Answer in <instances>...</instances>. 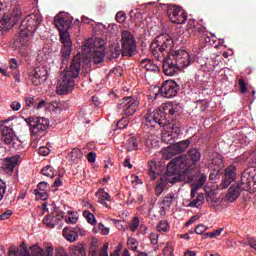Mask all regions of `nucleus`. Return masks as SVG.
I'll list each match as a JSON object with an SVG mask.
<instances>
[{"label": "nucleus", "instance_id": "f257e3e1", "mask_svg": "<svg viewBox=\"0 0 256 256\" xmlns=\"http://www.w3.org/2000/svg\"><path fill=\"white\" fill-rule=\"evenodd\" d=\"M81 72V56H75L70 66L60 73L56 87L57 95H68L75 89V79Z\"/></svg>", "mask_w": 256, "mask_h": 256}, {"label": "nucleus", "instance_id": "f03ea898", "mask_svg": "<svg viewBox=\"0 0 256 256\" xmlns=\"http://www.w3.org/2000/svg\"><path fill=\"white\" fill-rule=\"evenodd\" d=\"M181 111V106L178 104H162L159 109L153 112H148L143 121L144 127L147 129L155 127H167L168 122L165 115H175Z\"/></svg>", "mask_w": 256, "mask_h": 256}, {"label": "nucleus", "instance_id": "7ed1b4c3", "mask_svg": "<svg viewBox=\"0 0 256 256\" xmlns=\"http://www.w3.org/2000/svg\"><path fill=\"white\" fill-rule=\"evenodd\" d=\"M187 167V158L185 156H178L170 161L167 165V173L160 179V183L155 188V193L159 197L164 191L167 185H175L179 181V177L176 175Z\"/></svg>", "mask_w": 256, "mask_h": 256}, {"label": "nucleus", "instance_id": "20e7f679", "mask_svg": "<svg viewBox=\"0 0 256 256\" xmlns=\"http://www.w3.org/2000/svg\"><path fill=\"white\" fill-rule=\"evenodd\" d=\"M82 55L85 59L93 57L96 65L103 63L105 59V40L101 38L86 40L82 45Z\"/></svg>", "mask_w": 256, "mask_h": 256}, {"label": "nucleus", "instance_id": "39448f33", "mask_svg": "<svg viewBox=\"0 0 256 256\" xmlns=\"http://www.w3.org/2000/svg\"><path fill=\"white\" fill-rule=\"evenodd\" d=\"M42 21L41 14H30L22 21L20 25V43L22 45L29 43L31 36L37 31V27L41 25Z\"/></svg>", "mask_w": 256, "mask_h": 256}, {"label": "nucleus", "instance_id": "423d86ee", "mask_svg": "<svg viewBox=\"0 0 256 256\" xmlns=\"http://www.w3.org/2000/svg\"><path fill=\"white\" fill-rule=\"evenodd\" d=\"M174 45L173 38L169 34H161L152 42L150 49L155 59L161 61L165 57V53L169 57L171 51H175L173 50Z\"/></svg>", "mask_w": 256, "mask_h": 256}, {"label": "nucleus", "instance_id": "0eeeda50", "mask_svg": "<svg viewBox=\"0 0 256 256\" xmlns=\"http://www.w3.org/2000/svg\"><path fill=\"white\" fill-rule=\"evenodd\" d=\"M41 55H43V52L38 54V61H40L41 65L32 70L29 75L31 83L35 86L47 81V75H49V70L51 69L47 66V56L41 60Z\"/></svg>", "mask_w": 256, "mask_h": 256}, {"label": "nucleus", "instance_id": "6e6552de", "mask_svg": "<svg viewBox=\"0 0 256 256\" xmlns=\"http://www.w3.org/2000/svg\"><path fill=\"white\" fill-rule=\"evenodd\" d=\"M122 56L133 57L137 51V43L135 42V36L128 30L122 32Z\"/></svg>", "mask_w": 256, "mask_h": 256}, {"label": "nucleus", "instance_id": "1a4fd4ad", "mask_svg": "<svg viewBox=\"0 0 256 256\" xmlns=\"http://www.w3.org/2000/svg\"><path fill=\"white\" fill-rule=\"evenodd\" d=\"M25 123L29 125L32 135H39V133H43L49 128V119L45 117H28L25 118Z\"/></svg>", "mask_w": 256, "mask_h": 256}, {"label": "nucleus", "instance_id": "9d476101", "mask_svg": "<svg viewBox=\"0 0 256 256\" xmlns=\"http://www.w3.org/2000/svg\"><path fill=\"white\" fill-rule=\"evenodd\" d=\"M177 93H179V85L177 82L173 80H166L158 90V93L155 94L154 99H157L159 95L165 99H173V97H177Z\"/></svg>", "mask_w": 256, "mask_h": 256}, {"label": "nucleus", "instance_id": "9b49d317", "mask_svg": "<svg viewBox=\"0 0 256 256\" xmlns=\"http://www.w3.org/2000/svg\"><path fill=\"white\" fill-rule=\"evenodd\" d=\"M251 189V181L249 178L242 177L236 186H231L226 195L230 203H233L240 195L241 191H249Z\"/></svg>", "mask_w": 256, "mask_h": 256}, {"label": "nucleus", "instance_id": "f8f14e48", "mask_svg": "<svg viewBox=\"0 0 256 256\" xmlns=\"http://www.w3.org/2000/svg\"><path fill=\"white\" fill-rule=\"evenodd\" d=\"M137 109H139V100L133 97H126L118 104L119 113H123V115H127L128 117L135 115Z\"/></svg>", "mask_w": 256, "mask_h": 256}, {"label": "nucleus", "instance_id": "ddd939ff", "mask_svg": "<svg viewBox=\"0 0 256 256\" xmlns=\"http://www.w3.org/2000/svg\"><path fill=\"white\" fill-rule=\"evenodd\" d=\"M169 57L172 58L173 62L180 69H185L191 65V56L189 55V52L185 50L171 51Z\"/></svg>", "mask_w": 256, "mask_h": 256}, {"label": "nucleus", "instance_id": "4468645a", "mask_svg": "<svg viewBox=\"0 0 256 256\" xmlns=\"http://www.w3.org/2000/svg\"><path fill=\"white\" fill-rule=\"evenodd\" d=\"M60 41L62 43V65H67V59L71 57V51L73 49V42H71V35L69 31L60 32Z\"/></svg>", "mask_w": 256, "mask_h": 256}, {"label": "nucleus", "instance_id": "2eb2a0df", "mask_svg": "<svg viewBox=\"0 0 256 256\" xmlns=\"http://www.w3.org/2000/svg\"><path fill=\"white\" fill-rule=\"evenodd\" d=\"M167 15L172 23L183 25L187 22V12L179 6H169Z\"/></svg>", "mask_w": 256, "mask_h": 256}, {"label": "nucleus", "instance_id": "dca6fc26", "mask_svg": "<svg viewBox=\"0 0 256 256\" xmlns=\"http://www.w3.org/2000/svg\"><path fill=\"white\" fill-rule=\"evenodd\" d=\"M189 145H191V141L184 140L168 147L163 154V159L169 160L174 155H179V153H183V151H187V149L189 148Z\"/></svg>", "mask_w": 256, "mask_h": 256}, {"label": "nucleus", "instance_id": "f3484780", "mask_svg": "<svg viewBox=\"0 0 256 256\" xmlns=\"http://www.w3.org/2000/svg\"><path fill=\"white\" fill-rule=\"evenodd\" d=\"M65 212L59 208H55L52 214L46 215L43 218L44 225H47L50 229H53L59 225V221H63Z\"/></svg>", "mask_w": 256, "mask_h": 256}, {"label": "nucleus", "instance_id": "a211bd4d", "mask_svg": "<svg viewBox=\"0 0 256 256\" xmlns=\"http://www.w3.org/2000/svg\"><path fill=\"white\" fill-rule=\"evenodd\" d=\"M54 23L60 33L67 32L73 23V17L69 13H60L54 18Z\"/></svg>", "mask_w": 256, "mask_h": 256}, {"label": "nucleus", "instance_id": "6ab92c4d", "mask_svg": "<svg viewBox=\"0 0 256 256\" xmlns=\"http://www.w3.org/2000/svg\"><path fill=\"white\" fill-rule=\"evenodd\" d=\"M163 72L168 77H173V75H177L181 69L179 66L173 61V59L170 56H167L163 59L162 63Z\"/></svg>", "mask_w": 256, "mask_h": 256}, {"label": "nucleus", "instance_id": "aec40b11", "mask_svg": "<svg viewBox=\"0 0 256 256\" xmlns=\"http://www.w3.org/2000/svg\"><path fill=\"white\" fill-rule=\"evenodd\" d=\"M235 177H237V175L235 174V166L231 165L226 168L224 171L222 182L219 185L220 189H227V187H229V185H231V183L235 181Z\"/></svg>", "mask_w": 256, "mask_h": 256}, {"label": "nucleus", "instance_id": "412c9836", "mask_svg": "<svg viewBox=\"0 0 256 256\" xmlns=\"http://www.w3.org/2000/svg\"><path fill=\"white\" fill-rule=\"evenodd\" d=\"M21 163V156L20 155H14L9 158H5L2 169L5 173H13L15 167Z\"/></svg>", "mask_w": 256, "mask_h": 256}, {"label": "nucleus", "instance_id": "4be33fe9", "mask_svg": "<svg viewBox=\"0 0 256 256\" xmlns=\"http://www.w3.org/2000/svg\"><path fill=\"white\" fill-rule=\"evenodd\" d=\"M30 251L32 256H53L55 252L53 246H47L46 249H43L41 246H39V244H34L31 246Z\"/></svg>", "mask_w": 256, "mask_h": 256}, {"label": "nucleus", "instance_id": "5701e85b", "mask_svg": "<svg viewBox=\"0 0 256 256\" xmlns=\"http://www.w3.org/2000/svg\"><path fill=\"white\" fill-rule=\"evenodd\" d=\"M15 132L13 131V128H10L9 126H4L2 128V141L6 145H11L15 141Z\"/></svg>", "mask_w": 256, "mask_h": 256}, {"label": "nucleus", "instance_id": "b1692460", "mask_svg": "<svg viewBox=\"0 0 256 256\" xmlns=\"http://www.w3.org/2000/svg\"><path fill=\"white\" fill-rule=\"evenodd\" d=\"M62 235L64 239H66V241H69L70 243L77 241V238L79 237L77 230L71 227H65L62 231Z\"/></svg>", "mask_w": 256, "mask_h": 256}, {"label": "nucleus", "instance_id": "393cba45", "mask_svg": "<svg viewBox=\"0 0 256 256\" xmlns=\"http://www.w3.org/2000/svg\"><path fill=\"white\" fill-rule=\"evenodd\" d=\"M96 197L98 199V203L103 205L104 207H109L106 201H111V196L109 193L105 191V189L101 188L96 192Z\"/></svg>", "mask_w": 256, "mask_h": 256}, {"label": "nucleus", "instance_id": "a878e982", "mask_svg": "<svg viewBox=\"0 0 256 256\" xmlns=\"http://www.w3.org/2000/svg\"><path fill=\"white\" fill-rule=\"evenodd\" d=\"M8 256H33L27 248H16L15 246H10L8 250Z\"/></svg>", "mask_w": 256, "mask_h": 256}, {"label": "nucleus", "instance_id": "bb28decb", "mask_svg": "<svg viewBox=\"0 0 256 256\" xmlns=\"http://www.w3.org/2000/svg\"><path fill=\"white\" fill-rule=\"evenodd\" d=\"M140 67H142V69H146V71H152L154 73H157V71H159V66H157V64H155V62H153V60L151 59L142 60L140 63Z\"/></svg>", "mask_w": 256, "mask_h": 256}, {"label": "nucleus", "instance_id": "cd10ccee", "mask_svg": "<svg viewBox=\"0 0 256 256\" xmlns=\"http://www.w3.org/2000/svg\"><path fill=\"white\" fill-rule=\"evenodd\" d=\"M205 183H207V175L201 174L191 190L192 197H195V193H197V191H199V189H201Z\"/></svg>", "mask_w": 256, "mask_h": 256}, {"label": "nucleus", "instance_id": "c85d7f7f", "mask_svg": "<svg viewBox=\"0 0 256 256\" xmlns=\"http://www.w3.org/2000/svg\"><path fill=\"white\" fill-rule=\"evenodd\" d=\"M187 31L190 35H199L203 31V27L196 26L195 20H189L187 25Z\"/></svg>", "mask_w": 256, "mask_h": 256}, {"label": "nucleus", "instance_id": "c756f323", "mask_svg": "<svg viewBox=\"0 0 256 256\" xmlns=\"http://www.w3.org/2000/svg\"><path fill=\"white\" fill-rule=\"evenodd\" d=\"M188 157L192 161V165H197L201 161V152L196 148L190 149L188 152Z\"/></svg>", "mask_w": 256, "mask_h": 256}, {"label": "nucleus", "instance_id": "7c9ffc66", "mask_svg": "<svg viewBox=\"0 0 256 256\" xmlns=\"http://www.w3.org/2000/svg\"><path fill=\"white\" fill-rule=\"evenodd\" d=\"M203 201H205V195H203V193H200L197 195L196 199L191 201L189 203V207H196L197 209H199V207H201V205H203Z\"/></svg>", "mask_w": 256, "mask_h": 256}, {"label": "nucleus", "instance_id": "2f4dec72", "mask_svg": "<svg viewBox=\"0 0 256 256\" xmlns=\"http://www.w3.org/2000/svg\"><path fill=\"white\" fill-rule=\"evenodd\" d=\"M70 255L72 256H87L85 249L81 246H73L70 249Z\"/></svg>", "mask_w": 256, "mask_h": 256}, {"label": "nucleus", "instance_id": "473e14b6", "mask_svg": "<svg viewBox=\"0 0 256 256\" xmlns=\"http://www.w3.org/2000/svg\"><path fill=\"white\" fill-rule=\"evenodd\" d=\"M126 149L127 151H137V149H139V144L137 143V139L133 137L128 139L126 143Z\"/></svg>", "mask_w": 256, "mask_h": 256}, {"label": "nucleus", "instance_id": "72a5a7b5", "mask_svg": "<svg viewBox=\"0 0 256 256\" xmlns=\"http://www.w3.org/2000/svg\"><path fill=\"white\" fill-rule=\"evenodd\" d=\"M41 173L42 175H44V177H49L50 179H53V177H55V170L52 166H45L42 169Z\"/></svg>", "mask_w": 256, "mask_h": 256}, {"label": "nucleus", "instance_id": "f704fd0d", "mask_svg": "<svg viewBox=\"0 0 256 256\" xmlns=\"http://www.w3.org/2000/svg\"><path fill=\"white\" fill-rule=\"evenodd\" d=\"M14 23L15 19H13V16H9V15H4L2 17V19L0 20V29H2L3 27H7V25H9V23Z\"/></svg>", "mask_w": 256, "mask_h": 256}, {"label": "nucleus", "instance_id": "c9c22d12", "mask_svg": "<svg viewBox=\"0 0 256 256\" xmlns=\"http://www.w3.org/2000/svg\"><path fill=\"white\" fill-rule=\"evenodd\" d=\"M77 221H79V214L73 211L68 212V220L66 221V223H71L72 225H75Z\"/></svg>", "mask_w": 256, "mask_h": 256}, {"label": "nucleus", "instance_id": "e433bc0d", "mask_svg": "<svg viewBox=\"0 0 256 256\" xmlns=\"http://www.w3.org/2000/svg\"><path fill=\"white\" fill-rule=\"evenodd\" d=\"M83 215L84 217L86 218L87 222L90 224V225H96L97 223V220L95 219V215H93V213L85 210L83 212Z\"/></svg>", "mask_w": 256, "mask_h": 256}, {"label": "nucleus", "instance_id": "4c0bfd02", "mask_svg": "<svg viewBox=\"0 0 256 256\" xmlns=\"http://www.w3.org/2000/svg\"><path fill=\"white\" fill-rule=\"evenodd\" d=\"M121 54L123 55V49H121V46H119V44H116L111 50L112 59H117V57H119V55Z\"/></svg>", "mask_w": 256, "mask_h": 256}, {"label": "nucleus", "instance_id": "58836bf2", "mask_svg": "<svg viewBox=\"0 0 256 256\" xmlns=\"http://www.w3.org/2000/svg\"><path fill=\"white\" fill-rule=\"evenodd\" d=\"M156 229H157V231L165 233V232L169 231V223L165 220H162L158 223V225L156 226Z\"/></svg>", "mask_w": 256, "mask_h": 256}, {"label": "nucleus", "instance_id": "ea45409f", "mask_svg": "<svg viewBox=\"0 0 256 256\" xmlns=\"http://www.w3.org/2000/svg\"><path fill=\"white\" fill-rule=\"evenodd\" d=\"M173 201H175V194L169 193L166 197L163 199V203L166 207H171Z\"/></svg>", "mask_w": 256, "mask_h": 256}, {"label": "nucleus", "instance_id": "a19ab883", "mask_svg": "<svg viewBox=\"0 0 256 256\" xmlns=\"http://www.w3.org/2000/svg\"><path fill=\"white\" fill-rule=\"evenodd\" d=\"M127 245H129V247H131L132 251H137V249L139 247V242L135 238H129L127 240Z\"/></svg>", "mask_w": 256, "mask_h": 256}, {"label": "nucleus", "instance_id": "79ce46f5", "mask_svg": "<svg viewBox=\"0 0 256 256\" xmlns=\"http://www.w3.org/2000/svg\"><path fill=\"white\" fill-rule=\"evenodd\" d=\"M129 229L130 231H132L133 233H135V231L137 229H139V218L134 217V219L131 221V223L129 224Z\"/></svg>", "mask_w": 256, "mask_h": 256}, {"label": "nucleus", "instance_id": "37998d69", "mask_svg": "<svg viewBox=\"0 0 256 256\" xmlns=\"http://www.w3.org/2000/svg\"><path fill=\"white\" fill-rule=\"evenodd\" d=\"M52 111L54 113H61V111H63V104L61 102H53Z\"/></svg>", "mask_w": 256, "mask_h": 256}, {"label": "nucleus", "instance_id": "c03bdc74", "mask_svg": "<svg viewBox=\"0 0 256 256\" xmlns=\"http://www.w3.org/2000/svg\"><path fill=\"white\" fill-rule=\"evenodd\" d=\"M127 125H129V119L121 118L117 123V129H126Z\"/></svg>", "mask_w": 256, "mask_h": 256}, {"label": "nucleus", "instance_id": "a18cd8bd", "mask_svg": "<svg viewBox=\"0 0 256 256\" xmlns=\"http://www.w3.org/2000/svg\"><path fill=\"white\" fill-rule=\"evenodd\" d=\"M35 196L39 197L42 201H45L46 199L49 198V194L47 192L39 191V190H34Z\"/></svg>", "mask_w": 256, "mask_h": 256}, {"label": "nucleus", "instance_id": "49530a36", "mask_svg": "<svg viewBox=\"0 0 256 256\" xmlns=\"http://www.w3.org/2000/svg\"><path fill=\"white\" fill-rule=\"evenodd\" d=\"M98 231H100V235H109L110 229L109 227L103 225V223H99Z\"/></svg>", "mask_w": 256, "mask_h": 256}, {"label": "nucleus", "instance_id": "de8ad7c7", "mask_svg": "<svg viewBox=\"0 0 256 256\" xmlns=\"http://www.w3.org/2000/svg\"><path fill=\"white\" fill-rule=\"evenodd\" d=\"M38 189L39 191L47 192L51 189V187L49 186V183L42 181L38 184Z\"/></svg>", "mask_w": 256, "mask_h": 256}, {"label": "nucleus", "instance_id": "09e8293b", "mask_svg": "<svg viewBox=\"0 0 256 256\" xmlns=\"http://www.w3.org/2000/svg\"><path fill=\"white\" fill-rule=\"evenodd\" d=\"M39 155H42V157H47L51 153V150L48 147L42 146L38 150Z\"/></svg>", "mask_w": 256, "mask_h": 256}, {"label": "nucleus", "instance_id": "8fccbe9b", "mask_svg": "<svg viewBox=\"0 0 256 256\" xmlns=\"http://www.w3.org/2000/svg\"><path fill=\"white\" fill-rule=\"evenodd\" d=\"M10 69L15 71V73L19 72V64H17V60L15 58L10 60Z\"/></svg>", "mask_w": 256, "mask_h": 256}, {"label": "nucleus", "instance_id": "3c124183", "mask_svg": "<svg viewBox=\"0 0 256 256\" xmlns=\"http://www.w3.org/2000/svg\"><path fill=\"white\" fill-rule=\"evenodd\" d=\"M221 233H223V228H220V229L215 230L213 232H209L207 234V236L210 237V239H215L216 237H219V235H221Z\"/></svg>", "mask_w": 256, "mask_h": 256}, {"label": "nucleus", "instance_id": "603ef678", "mask_svg": "<svg viewBox=\"0 0 256 256\" xmlns=\"http://www.w3.org/2000/svg\"><path fill=\"white\" fill-rule=\"evenodd\" d=\"M7 191V185L5 182H0V201L3 200V197H5V193Z\"/></svg>", "mask_w": 256, "mask_h": 256}, {"label": "nucleus", "instance_id": "864d4df0", "mask_svg": "<svg viewBox=\"0 0 256 256\" xmlns=\"http://www.w3.org/2000/svg\"><path fill=\"white\" fill-rule=\"evenodd\" d=\"M12 215H13L12 210H6L4 213L0 214V221H5Z\"/></svg>", "mask_w": 256, "mask_h": 256}, {"label": "nucleus", "instance_id": "5fc2aeb1", "mask_svg": "<svg viewBox=\"0 0 256 256\" xmlns=\"http://www.w3.org/2000/svg\"><path fill=\"white\" fill-rule=\"evenodd\" d=\"M207 231V226L203 225V224H199L196 228H195V232L197 233V235H203V233Z\"/></svg>", "mask_w": 256, "mask_h": 256}, {"label": "nucleus", "instance_id": "6e6d98bb", "mask_svg": "<svg viewBox=\"0 0 256 256\" xmlns=\"http://www.w3.org/2000/svg\"><path fill=\"white\" fill-rule=\"evenodd\" d=\"M154 166H155V164H151L150 168H149V172H148L150 179L152 181H155V179H157V173L155 172V170H153Z\"/></svg>", "mask_w": 256, "mask_h": 256}, {"label": "nucleus", "instance_id": "4d7b16f0", "mask_svg": "<svg viewBox=\"0 0 256 256\" xmlns=\"http://www.w3.org/2000/svg\"><path fill=\"white\" fill-rule=\"evenodd\" d=\"M159 241V234L157 233H151L150 234V242L152 245H157Z\"/></svg>", "mask_w": 256, "mask_h": 256}, {"label": "nucleus", "instance_id": "13d9d810", "mask_svg": "<svg viewBox=\"0 0 256 256\" xmlns=\"http://www.w3.org/2000/svg\"><path fill=\"white\" fill-rule=\"evenodd\" d=\"M25 103H26V107H28V108L35 107V98L27 97L25 99Z\"/></svg>", "mask_w": 256, "mask_h": 256}, {"label": "nucleus", "instance_id": "bf43d9fd", "mask_svg": "<svg viewBox=\"0 0 256 256\" xmlns=\"http://www.w3.org/2000/svg\"><path fill=\"white\" fill-rule=\"evenodd\" d=\"M238 85L240 86L241 93H246L247 92V84L245 83V81L243 79H240L238 81Z\"/></svg>", "mask_w": 256, "mask_h": 256}, {"label": "nucleus", "instance_id": "052dcab7", "mask_svg": "<svg viewBox=\"0 0 256 256\" xmlns=\"http://www.w3.org/2000/svg\"><path fill=\"white\" fill-rule=\"evenodd\" d=\"M10 107H11L12 111H19V109H21V103L14 101L10 104Z\"/></svg>", "mask_w": 256, "mask_h": 256}, {"label": "nucleus", "instance_id": "680f3d73", "mask_svg": "<svg viewBox=\"0 0 256 256\" xmlns=\"http://www.w3.org/2000/svg\"><path fill=\"white\" fill-rule=\"evenodd\" d=\"M109 244H105L100 251V256H109Z\"/></svg>", "mask_w": 256, "mask_h": 256}, {"label": "nucleus", "instance_id": "e2e57ef3", "mask_svg": "<svg viewBox=\"0 0 256 256\" xmlns=\"http://www.w3.org/2000/svg\"><path fill=\"white\" fill-rule=\"evenodd\" d=\"M87 159H88L89 163H95V160L97 159V154L90 152L87 155Z\"/></svg>", "mask_w": 256, "mask_h": 256}, {"label": "nucleus", "instance_id": "0e129e2a", "mask_svg": "<svg viewBox=\"0 0 256 256\" xmlns=\"http://www.w3.org/2000/svg\"><path fill=\"white\" fill-rule=\"evenodd\" d=\"M116 21L117 23H123L125 21V14L118 12L116 14Z\"/></svg>", "mask_w": 256, "mask_h": 256}, {"label": "nucleus", "instance_id": "69168bd1", "mask_svg": "<svg viewBox=\"0 0 256 256\" xmlns=\"http://www.w3.org/2000/svg\"><path fill=\"white\" fill-rule=\"evenodd\" d=\"M199 219V217L197 216H193L189 219L188 222H186V227H189V225H193V223H195V221H197Z\"/></svg>", "mask_w": 256, "mask_h": 256}, {"label": "nucleus", "instance_id": "338daca9", "mask_svg": "<svg viewBox=\"0 0 256 256\" xmlns=\"http://www.w3.org/2000/svg\"><path fill=\"white\" fill-rule=\"evenodd\" d=\"M47 105V102L45 100H41L38 105L36 106V109L39 110V109H43V107H46Z\"/></svg>", "mask_w": 256, "mask_h": 256}, {"label": "nucleus", "instance_id": "774afa93", "mask_svg": "<svg viewBox=\"0 0 256 256\" xmlns=\"http://www.w3.org/2000/svg\"><path fill=\"white\" fill-rule=\"evenodd\" d=\"M184 256H197V252L187 250L186 252H184Z\"/></svg>", "mask_w": 256, "mask_h": 256}]
</instances>
